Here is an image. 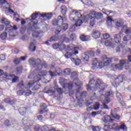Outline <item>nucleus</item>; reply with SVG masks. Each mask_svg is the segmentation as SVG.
Wrapping results in <instances>:
<instances>
[{
	"mask_svg": "<svg viewBox=\"0 0 131 131\" xmlns=\"http://www.w3.org/2000/svg\"><path fill=\"white\" fill-rule=\"evenodd\" d=\"M82 90V88L81 86H79L77 88V93L76 94V99H77L78 101H83V102L85 101L84 102L86 103V106H90V105H92V104H93V101L97 99L96 93H94L92 95H89L90 98L86 100L84 99V98L88 96V93L85 91H83L81 93V94H80L79 91H81Z\"/></svg>",
	"mask_w": 131,
	"mask_h": 131,
	"instance_id": "obj_1",
	"label": "nucleus"
},
{
	"mask_svg": "<svg viewBox=\"0 0 131 131\" xmlns=\"http://www.w3.org/2000/svg\"><path fill=\"white\" fill-rule=\"evenodd\" d=\"M107 88L104 83H103L102 80L100 79L95 80L94 78L92 79L89 81V83L87 85L88 91H94L97 89H100V93H103L105 89Z\"/></svg>",
	"mask_w": 131,
	"mask_h": 131,
	"instance_id": "obj_2",
	"label": "nucleus"
},
{
	"mask_svg": "<svg viewBox=\"0 0 131 131\" xmlns=\"http://www.w3.org/2000/svg\"><path fill=\"white\" fill-rule=\"evenodd\" d=\"M29 63L32 67L35 68L37 67L36 70L34 71V72H36V71H39V70H41L42 68H46V63H42L41 61L39 59H35L34 58H30L29 60Z\"/></svg>",
	"mask_w": 131,
	"mask_h": 131,
	"instance_id": "obj_3",
	"label": "nucleus"
},
{
	"mask_svg": "<svg viewBox=\"0 0 131 131\" xmlns=\"http://www.w3.org/2000/svg\"><path fill=\"white\" fill-rule=\"evenodd\" d=\"M67 50L68 51H74V53H71L70 52H67L64 54V57L66 59H69L71 57H74V56H76L77 54H78V51H81L82 50V48L80 46H75L73 45H71L70 46H68L67 47Z\"/></svg>",
	"mask_w": 131,
	"mask_h": 131,
	"instance_id": "obj_4",
	"label": "nucleus"
},
{
	"mask_svg": "<svg viewBox=\"0 0 131 131\" xmlns=\"http://www.w3.org/2000/svg\"><path fill=\"white\" fill-rule=\"evenodd\" d=\"M111 95H113V92L112 91H108L105 93V95L104 94H101L98 100L99 101H102L104 98H105L104 102L102 103V107L101 109H105L106 110H109V107L106 104H109L110 102V98L108 97L111 96Z\"/></svg>",
	"mask_w": 131,
	"mask_h": 131,
	"instance_id": "obj_5",
	"label": "nucleus"
},
{
	"mask_svg": "<svg viewBox=\"0 0 131 131\" xmlns=\"http://www.w3.org/2000/svg\"><path fill=\"white\" fill-rule=\"evenodd\" d=\"M103 17V14L101 13L97 12L95 11H91L90 15H87L84 17L83 20L85 23H86L91 19H101Z\"/></svg>",
	"mask_w": 131,
	"mask_h": 131,
	"instance_id": "obj_6",
	"label": "nucleus"
},
{
	"mask_svg": "<svg viewBox=\"0 0 131 131\" xmlns=\"http://www.w3.org/2000/svg\"><path fill=\"white\" fill-rule=\"evenodd\" d=\"M104 67L103 61L98 60V58H94L92 60V69H102Z\"/></svg>",
	"mask_w": 131,
	"mask_h": 131,
	"instance_id": "obj_7",
	"label": "nucleus"
},
{
	"mask_svg": "<svg viewBox=\"0 0 131 131\" xmlns=\"http://www.w3.org/2000/svg\"><path fill=\"white\" fill-rule=\"evenodd\" d=\"M122 32L127 34L124 37V41H128L131 38V28L124 26L122 29Z\"/></svg>",
	"mask_w": 131,
	"mask_h": 131,
	"instance_id": "obj_8",
	"label": "nucleus"
},
{
	"mask_svg": "<svg viewBox=\"0 0 131 131\" xmlns=\"http://www.w3.org/2000/svg\"><path fill=\"white\" fill-rule=\"evenodd\" d=\"M81 17H82V15L80 12L77 11V10H74L70 13L69 18L71 21H75L76 18L79 19L81 18Z\"/></svg>",
	"mask_w": 131,
	"mask_h": 131,
	"instance_id": "obj_9",
	"label": "nucleus"
},
{
	"mask_svg": "<svg viewBox=\"0 0 131 131\" xmlns=\"http://www.w3.org/2000/svg\"><path fill=\"white\" fill-rule=\"evenodd\" d=\"M59 82L61 85H62L63 89H68L69 90H71L73 86V84L72 82L67 80L66 79L61 78L60 79Z\"/></svg>",
	"mask_w": 131,
	"mask_h": 131,
	"instance_id": "obj_10",
	"label": "nucleus"
},
{
	"mask_svg": "<svg viewBox=\"0 0 131 131\" xmlns=\"http://www.w3.org/2000/svg\"><path fill=\"white\" fill-rule=\"evenodd\" d=\"M36 81L35 80H31L29 81L27 85H24V84L23 83V81H20V82L17 84V88L18 89H26L27 90H28L32 86L34 83H35V82Z\"/></svg>",
	"mask_w": 131,
	"mask_h": 131,
	"instance_id": "obj_11",
	"label": "nucleus"
},
{
	"mask_svg": "<svg viewBox=\"0 0 131 131\" xmlns=\"http://www.w3.org/2000/svg\"><path fill=\"white\" fill-rule=\"evenodd\" d=\"M39 14V12H35V13L32 14L31 16V19H29L31 22H33V24L34 25L33 27L35 30L39 29V28L36 27V24L38 23V20H37L36 18H37V15Z\"/></svg>",
	"mask_w": 131,
	"mask_h": 131,
	"instance_id": "obj_12",
	"label": "nucleus"
},
{
	"mask_svg": "<svg viewBox=\"0 0 131 131\" xmlns=\"http://www.w3.org/2000/svg\"><path fill=\"white\" fill-rule=\"evenodd\" d=\"M68 29V24L66 23L61 24V26H59L55 30V33L57 35L59 34L61 31L63 32L66 31Z\"/></svg>",
	"mask_w": 131,
	"mask_h": 131,
	"instance_id": "obj_13",
	"label": "nucleus"
},
{
	"mask_svg": "<svg viewBox=\"0 0 131 131\" xmlns=\"http://www.w3.org/2000/svg\"><path fill=\"white\" fill-rule=\"evenodd\" d=\"M115 84L113 83L112 84L115 88H116L119 83L122 82L123 80H125V75H120L115 76Z\"/></svg>",
	"mask_w": 131,
	"mask_h": 131,
	"instance_id": "obj_14",
	"label": "nucleus"
},
{
	"mask_svg": "<svg viewBox=\"0 0 131 131\" xmlns=\"http://www.w3.org/2000/svg\"><path fill=\"white\" fill-rule=\"evenodd\" d=\"M125 64H128V60H120V63L116 64L115 67L116 69L118 70H122L123 69V67Z\"/></svg>",
	"mask_w": 131,
	"mask_h": 131,
	"instance_id": "obj_15",
	"label": "nucleus"
},
{
	"mask_svg": "<svg viewBox=\"0 0 131 131\" xmlns=\"http://www.w3.org/2000/svg\"><path fill=\"white\" fill-rule=\"evenodd\" d=\"M63 21V17H62L61 16H59L58 17L57 19L53 20L52 21V25H53V26H58L59 25L62 24Z\"/></svg>",
	"mask_w": 131,
	"mask_h": 131,
	"instance_id": "obj_16",
	"label": "nucleus"
},
{
	"mask_svg": "<svg viewBox=\"0 0 131 131\" xmlns=\"http://www.w3.org/2000/svg\"><path fill=\"white\" fill-rule=\"evenodd\" d=\"M121 36H122V33L116 34L114 36V39L112 38H111V39L112 41H113V40H114L116 43H119L120 41H121Z\"/></svg>",
	"mask_w": 131,
	"mask_h": 131,
	"instance_id": "obj_17",
	"label": "nucleus"
},
{
	"mask_svg": "<svg viewBox=\"0 0 131 131\" xmlns=\"http://www.w3.org/2000/svg\"><path fill=\"white\" fill-rule=\"evenodd\" d=\"M113 59L114 58H108V57H107V56H104L103 58V67L104 66H108V64L110 63H111V62H112V61H113Z\"/></svg>",
	"mask_w": 131,
	"mask_h": 131,
	"instance_id": "obj_18",
	"label": "nucleus"
},
{
	"mask_svg": "<svg viewBox=\"0 0 131 131\" xmlns=\"http://www.w3.org/2000/svg\"><path fill=\"white\" fill-rule=\"evenodd\" d=\"M48 72L47 71H42L38 73V75L37 76V81H39V80H41V77L42 76H47L48 75Z\"/></svg>",
	"mask_w": 131,
	"mask_h": 131,
	"instance_id": "obj_19",
	"label": "nucleus"
},
{
	"mask_svg": "<svg viewBox=\"0 0 131 131\" xmlns=\"http://www.w3.org/2000/svg\"><path fill=\"white\" fill-rule=\"evenodd\" d=\"M32 36L33 37H41L43 36V33L42 32H38L35 30L32 31Z\"/></svg>",
	"mask_w": 131,
	"mask_h": 131,
	"instance_id": "obj_20",
	"label": "nucleus"
},
{
	"mask_svg": "<svg viewBox=\"0 0 131 131\" xmlns=\"http://www.w3.org/2000/svg\"><path fill=\"white\" fill-rule=\"evenodd\" d=\"M43 92L45 94H48L49 96H54L56 93L55 90H47V88H45L43 90Z\"/></svg>",
	"mask_w": 131,
	"mask_h": 131,
	"instance_id": "obj_21",
	"label": "nucleus"
},
{
	"mask_svg": "<svg viewBox=\"0 0 131 131\" xmlns=\"http://www.w3.org/2000/svg\"><path fill=\"white\" fill-rule=\"evenodd\" d=\"M102 121L104 122L105 123H107V122H112L113 121V119L111 118V117L109 116H105L102 118Z\"/></svg>",
	"mask_w": 131,
	"mask_h": 131,
	"instance_id": "obj_22",
	"label": "nucleus"
},
{
	"mask_svg": "<svg viewBox=\"0 0 131 131\" xmlns=\"http://www.w3.org/2000/svg\"><path fill=\"white\" fill-rule=\"evenodd\" d=\"M100 35H101V34L100 33V31H98V30H93L92 31V37H93V38H99L100 37Z\"/></svg>",
	"mask_w": 131,
	"mask_h": 131,
	"instance_id": "obj_23",
	"label": "nucleus"
},
{
	"mask_svg": "<svg viewBox=\"0 0 131 131\" xmlns=\"http://www.w3.org/2000/svg\"><path fill=\"white\" fill-rule=\"evenodd\" d=\"M53 48L55 50H57V49H59V50H64L65 48L64 45H59V43H55L53 45Z\"/></svg>",
	"mask_w": 131,
	"mask_h": 131,
	"instance_id": "obj_24",
	"label": "nucleus"
},
{
	"mask_svg": "<svg viewBox=\"0 0 131 131\" xmlns=\"http://www.w3.org/2000/svg\"><path fill=\"white\" fill-rule=\"evenodd\" d=\"M53 16V13H43L41 14V17L42 18H47L48 20H50Z\"/></svg>",
	"mask_w": 131,
	"mask_h": 131,
	"instance_id": "obj_25",
	"label": "nucleus"
},
{
	"mask_svg": "<svg viewBox=\"0 0 131 131\" xmlns=\"http://www.w3.org/2000/svg\"><path fill=\"white\" fill-rule=\"evenodd\" d=\"M39 24L41 26L42 30L44 31H47L49 29V25L46 24L45 21H40Z\"/></svg>",
	"mask_w": 131,
	"mask_h": 131,
	"instance_id": "obj_26",
	"label": "nucleus"
},
{
	"mask_svg": "<svg viewBox=\"0 0 131 131\" xmlns=\"http://www.w3.org/2000/svg\"><path fill=\"white\" fill-rule=\"evenodd\" d=\"M80 39L82 41H88L89 40H91V36L81 35L80 36Z\"/></svg>",
	"mask_w": 131,
	"mask_h": 131,
	"instance_id": "obj_27",
	"label": "nucleus"
},
{
	"mask_svg": "<svg viewBox=\"0 0 131 131\" xmlns=\"http://www.w3.org/2000/svg\"><path fill=\"white\" fill-rule=\"evenodd\" d=\"M104 45L106 47H110L111 48H115L114 43L109 40H106L104 42Z\"/></svg>",
	"mask_w": 131,
	"mask_h": 131,
	"instance_id": "obj_28",
	"label": "nucleus"
},
{
	"mask_svg": "<svg viewBox=\"0 0 131 131\" xmlns=\"http://www.w3.org/2000/svg\"><path fill=\"white\" fill-rule=\"evenodd\" d=\"M5 76L8 77L9 76V77H11L12 79V81L13 82H16V81L19 79V77L17 76H16L14 75H8V74H5Z\"/></svg>",
	"mask_w": 131,
	"mask_h": 131,
	"instance_id": "obj_29",
	"label": "nucleus"
},
{
	"mask_svg": "<svg viewBox=\"0 0 131 131\" xmlns=\"http://www.w3.org/2000/svg\"><path fill=\"white\" fill-rule=\"evenodd\" d=\"M116 98H117L119 103L122 104L123 103V99H122V95L120 93H116Z\"/></svg>",
	"mask_w": 131,
	"mask_h": 131,
	"instance_id": "obj_30",
	"label": "nucleus"
},
{
	"mask_svg": "<svg viewBox=\"0 0 131 131\" xmlns=\"http://www.w3.org/2000/svg\"><path fill=\"white\" fill-rule=\"evenodd\" d=\"M111 114L112 117L113 118H115V119L118 120L120 119V116L117 114H115V110H112Z\"/></svg>",
	"mask_w": 131,
	"mask_h": 131,
	"instance_id": "obj_31",
	"label": "nucleus"
},
{
	"mask_svg": "<svg viewBox=\"0 0 131 131\" xmlns=\"http://www.w3.org/2000/svg\"><path fill=\"white\" fill-rule=\"evenodd\" d=\"M4 102L6 103V104H10V105H14L15 104V101H14V100H11L10 98L5 99Z\"/></svg>",
	"mask_w": 131,
	"mask_h": 131,
	"instance_id": "obj_32",
	"label": "nucleus"
},
{
	"mask_svg": "<svg viewBox=\"0 0 131 131\" xmlns=\"http://www.w3.org/2000/svg\"><path fill=\"white\" fill-rule=\"evenodd\" d=\"M53 127L48 126H43L42 128V131H53Z\"/></svg>",
	"mask_w": 131,
	"mask_h": 131,
	"instance_id": "obj_33",
	"label": "nucleus"
},
{
	"mask_svg": "<svg viewBox=\"0 0 131 131\" xmlns=\"http://www.w3.org/2000/svg\"><path fill=\"white\" fill-rule=\"evenodd\" d=\"M89 59H90V56L88 55L86 53H85L82 57V60L84 62H88V61H89Z\"/></svg>",
	"mask_w": 131,
	"mask_h": 131,
	"instance_id": "obj_34",
	"label": "nucleus"
},
{
	"mask_svg": "<svg viewBox=\"0 0 131 131\" xmlns=\"http://www.w3.org/2000/svg\"><path fill=\"white\" fill-rule=\"evenodd\" d=\"M34 42H31L29 47V50L31 52H35L36 50V47L34 46Z\"/></svg>",
	"mask_w": 131,
	"mask_h": 131,
	"instance_id": "obj_35",
	"label": "nucleus"
},
{
	"mask_svg": "<svg viewBox=\"0 0 131 131\" xmlns=\"http://www.w3.org/2000/svg\"><path fill=\"white\" fill-rule=\"evenodd\" d=\"M111 129H114V130H119V126L117 124H113L111 125Z\"/></svg>",
	"mask_w": 131,
	"mask_h": 131,
	"instance_id": "obj_36",
	"label": "nucleus"
},
{
	"mask_svg": "<svg viewBox=\"0 0 131 131\" xmlns=\"http://www.w3.org/2000/svg\"><path fill=\"white\" fill-rule=\"evenodd\" d=\"M62 39H63V41L62 42H66V43H69V42H70V39L68 38L65 35H63L61 36Z\"/></svg>",
	"mask_w": 131,
	"mask_h": 131,
	"instance_id": "obj_37",
	"label": "nucleus"
},
{
	"mask_svg": "<svg viewBox=\"0 0 131 131\" xmlns=\"http://www.w3.org/2000/svg\"><path fill=\"white\" fill-rule=\"evenodd\" d=\"M1 22L3 24L6 25V26L10 25V21H9V20H8L6 18L3 17L1 20Z\"/></svg>",
	"mask_w": 131,
	"mask_h": 131,
	"instance_id": "obj_38",
	"label": "nucleus"
},
{
	"mask_svg": "<svg viewBox=\"0 0 131 131\" xmlns=\"http://www.w3.org/2000/svg\"><path fill=\"white\" fill-rule=\"evenodd\" d=\"M61 9V12L62 15H65L67 13V8L65 6H62L60 8Z\"/></svg>",
	"mask_w": 131,
	"mask_h": 131,
	"instance_id": "obj_39",
	"label": "nucleus"
},
{
	"mask_svg": "<svg viewBox=\"0 0 131 131\" xmlns=\"http://www.w3.org/2000/svg\"><path fill=\"white\" fill-rule=\"evenodd\" d=\"M59 39V37H58V35H54L51 37L49 39V41H57V40Z\"/></svg>",
	"mask_w": 131,
	"mask_h": 131,
	"instance_id": "obj_40",
	"label": "nucleus"
},
{
	"mask_svg": "<svg viewBox=\"0 0 131 131\" xmlns=\"http://www.w3.org/2000/svg\"><path fill=\"white\" fill-rule=\"evenodd\" d=\"M112 22H113V19L111 16H108L107 18L106 23L108 26H111L112 25Z\"/></svg>",
	"mask_w": 131,
	"mask_h": 131,
	"instance_id": "obj_41",
	"label": "nucleus"
},
{
	"mask_svg": "<svg viewBox=\"0 0 131 131\" xmlns=\"http://www.w3.org/2000/svg\"><path fill=\"white\" fill-rule=\"evenodd\" d=\"M116 25L117 27H121L123 25V20L122 19L117 20Z\"/></svg>",
	"mask_w": 131,
	"mask_h": 131,
	"instance_id": "obj_42",
	"label": "nucleus"
},
{
	"mask_svg": "<svg viewBox=\"0 0 131 131\" xmlns=\"http://www.w3.org/2000/svg\"><path fill=\"white\" fill-rule=\"evenodd\" d=\"M18 111L21 114V115H24V114L26 113V107H20L19 110Z\"/></svg>",
	"mask_w": 131,
	"mask_h": 131,
	"instance_id": "obj_43",
	"label": "nucleus"
},
{
	"mask_svg": "<svg viewBox=\"0 0 131 131\" xmlns=\"http://www.w3.org/2000/svg\"><path fill=\"white\" fill-rule=\"evenodd\" d=\"M22 122L24 125H28L27 126H29V127L31 126V125L29 124L30 121L28 120H27L26 119H23Z\"/></svg>",
	"mask_w": 131,
	"mask_h": 131,
	"instance_id": "obj_44",
	"label": "nucleus"
},
{
	"mask_svg": "<svg viewBox=\"0 0 131 131\" xmlns=\"http://www.w3.org/2000/svg\"><path fill=\"white\" fill-rule=\"evenodd\" d=\"M119 129H122L123 130H126V129H127V128L126 127L125 124L122 122L120 123V126L119 127Z\"/></svg>",
	"mask_w": 131,
	"mask_h": 131,
	"instance_id": "obj_45",
	"label": "nucleus"
},
{
	"mask_svg": "<svg viewBox=\"0 0 131 131\" xmlns=\"http://www.w3.org/2000/svg\"><path fill=\"white\" fill-rule=\"evenodd\" d=\"M8 37V34L6 32H4L3 33L1 34L0 37L1 39L3 40H5L6 39L7 37Z\"/></svg>",
	"mask_w": 131,
	"mask_h": 131,
	"instance_id": "obj_46",
	"label": "nucleus"
},
{
	"mask_svg": "<svg viewBox=\"0 0 131 131\" xmlns=\"http://www.w3.org/2000/svg\"><path fill=\"white\" fill-rule=\"evenodd\" d=\"M82 23H83V22L82 21V20L78 19L76 22L75 25V26H76V27H79V26H81V25L82 24Z\"/></svg>",
	"mask_w": 131,
	"mask_h": 131,
	"instance_id": "obj_47",
	"label": "nucleus"
},
{
	"mask_svg": "<svg viewBox=\"0 0 131 131\" xmlns=\"http://www.w3.org/2000/svg\"><path fill=\"white\" fill-rule=\"evenodd\" d=\"M102 113V111H99L98 112H92L91 115L93 117H96V115H99V114H101Z\"/></svg>",
	"mask_w": 131,
	"mask_h": 131,
	"instance_id": "obj_48",
	"label": "nucleus"
},
{
	"mask_svg": "<svg viewBox=\"0 0 131 131\" xmlns=\"http://www.w3.org/2000/svg\"><path fill=\"white\" fill-rule=\"evenodd\" d=\"M63 73L64 75H69L71 73V70L70 69H66L63 71Z\"/></svg>",
	"mask_w": 131,
	"mask_h": 131,
	"instance_id": "obj_49",
	"label": "nucleus"
},
{
	"mask_svg": "<svg viewBox=\"0 0 131 131\" xmlns=\"http://www.w3.org/2000/svg\"><path fill=\"white\" fill-rule=\"evenodd\" d=\"M86 54H87V55L88 56H90V57H95L96 54H95V52L93 51H89L88 52H86Z\"/></svg>",
	"mask_w": 131,
	"mask_h": 131,
	"instance_id": "obj_50",
	"label": "nucleus"
},
{
	"mask_svg": "<svg viewBox=\"0 0 131 131\" xmlns=\"http://www.w3.org/2000/svg\"><path fill=\"white\" fill-rule=\"evenodd\" d=\"M99 108H100V103L96 102L93 107L94 110H98Z\"/></svg>",
	"mask_w": 131,
	"mask_h": 131,
	"instance_id": "obj_51",
	"label": "nucleus"
},
{
	"mask_svg": "<svg viewBox=\"0 0 131 131\" xmlns=\"http://www.w3.org/2000/svg\"><path fill=\"white\" fill-rule=\"evenodd\" d=\"M13 63L15 65H19V64H20V63H21V60H20V58H16L14 60Z\"/></svg>",
	"mask_w": 131,
	"mask_h": 131,
	"instance_id": "obj_52",
	"label": "nucleus"
},
{
	"mask_svg": "<svg viewBox=\"0 0 131 131\" xmlns=\"http://www.w3.org/2000/svg\"><path fill=\"white\" fill-rule=\"evenodd\" d=\"M93 131H100L101 130V127L100 126H94L91 127Z\"/></svg>",
	"mask_w": 131,
	"mask_h": 131,
	"instance_id": "obj_53",
	"label": "nucleus"
},
{
	"mask_svg": "<svg viewBox=\"0 0 131 131\" xmlns=\"http://www.w3.org/2000/svg\"><path fill=\"white\" fill-rule=\"evenodd\" d=\"M48 74H50L51 77H55V76H57V74H56V73L52 72V71H48Z\"/></svg>",
	"mask_w": 131,
	"mask_h": 131,
	"instance_id": "obj_54",
	"label": "nucleus"
},
{
	"mask_svg": "<svg viewBox=\"0 0 131 131\" xmlns=\"http://www.w3.org/2000/svg\"><path fill=\"white\" fill-rule=\"evenodd\" d=\"M75 64L77 66H79V65H80V64H81V60H80V59H76L75 60Z\"/></svg>",
	"mask_w": 131,
	"mask_h": 131,
	"instance_id": "obj_55",
	"label": "nucleus"
},
{
	"mask_svg": "<svg viewBox=\"0 0 131 131\" xmlns=\"http://www.w3.org/2000/svg\"><path fill=\"white\" fill-rule=\"evenodd\" d=\"M40 88V85L39 84H36L35 85L33 88H32L33 91H37Z\"/></svg>",
	"mask_w": 131,
	"mask_h": 131,
	"instance_id": "obj_56",
	"label": "nucleus"
},
{
	"mask_svg": "<svg viewBox=\"0 0 131 131\" xmlns=\"http://www.w3.org/2000/svg\"><path fill=\"white\" fill-rule=\"evenodd\" d=\"M102 13H103V14H105V15H107L108 16V15H110V14L111 13V12H110V11L109 10H106L103 9L102 10Z\"/></svg>",
	"mask_w": 131,
	"mask_h": 131,
	"instance_id": "obj_57",
	"label": "nucleus"
},
{
	"mask_svg": "<svg viewBox=\"0 0 131 131\" xmlns=\"http://www.w3.org/2000/svg\"><path fill=\"white\" fill-rule=\"evenodd\" d=\"M16 93L18 96H22V95H23L25 93V91L23 90H19L17 91Z\"/></svg>",
	"mask_w": 131,
	"mask_h": 131,
	"instance_id": "obj_58",
	"label": "nucleus"
},
{
	"mask_svg": "<svg viewBox=\"0 0 131 131\" xmlns=\"http://www.w3.org/2000/svg\"><path fill=\"white\" fill-rule=\"evenodd\" d=\"M103 37L104 39H108L110 37V35L109 34L104 33L103 34Z\"/></svg>",
	"mask_w": 131,
	"mask_h": 131,
	"instance_id": "obj_59",
	"label": "nucleus"
},
{
	"mask_svg": "<svg viewBox=\"0 0 131 131\" xmlns=\"http://www.w3.org/2000/svg\"><path fill=\"white\" fill-rule=\"evenodd\" d=\"M41 109H43V110H46L47 109V104L45 103H42L40 104Z\"/></svg>",
	"mask_w": 131,
	"mask_h": 131,
	"instance_id": "obj_60",
	"label": "nucleus"
},
{
	"mask_svg": "<svg viewBox=\"0 0 131 131\" xmlns=\"http://www.w3.org/2000/svg\"><path fill=\"white\" fill-rule=\"evenodd\" d=\"M57 92L59 95H62L63 94V89L62 88H59L57 90Z\"/></svg>",
	"mask_w": 131,
	"mask_h": 131,
	"instance_id": "obj_61",
	"label": "nucleus"
},
{
	"mask_svg": "<svg viewBox=\"0 0 131 131\" xmlns=\"http://www.w3.org/2000/svg\"><path fill=\"white\" fill-rule=\"evenodd\" d=\"M20 33L23 34L25 31H26V28L25 27H22L20 30Z\"/></svg>",
	"mask_w": 131,
	"mask_h": 131,
	"instance_id": "obj_62",
	"label": "nucleus"
},
{
	"mask_svg": "<svg viewBox=\"0 0 131 131\" xmlns=\"http://www.w3.org/2000/svg\"><path fill=\"white\" fill-rule=\"evenodd\" d=\"M76 35H75V34H72L71 35H70V39L71 40H74V39H75V37H76Z\"/></svg>",
	"mask_w": 131,
	"mask_h": 131,
	"instance_id": "obj_63",
	"label": "nucleus"
},
{
	"mask_svg": "<svg viewBox=\"0 0 131 131\" xmlns=\"http://www.w3.org/2000/svg\"><path fill=\"white\" fill-rule=\"evenodd\" d=\"M25 96H30L31 95V91L30 90H28L27 92H25Z\"/></svg>",
	"mask_w": 131,
	"mask_h": 131,
	"instance_id": "obj_64",
	"label": "nucleus"
}]
</instances>
